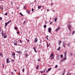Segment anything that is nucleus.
Returning <instances> with one entry per match:
<instances>
[{
	"instance_id": "obj_6",
	"label": "nucleus",
	"mask_w": 75,
	"mask_h": 75,
	"mask_svg": "<svg viewBox=\"0 0 75 75\" xmlns=\"http://www.w3.org/2000/svg\"><path fill=\"white\" fill-rule=\"evenodd\" d=\"M16 52L18 53V54H22V52L20 51H17Z\"/></svg>"
},
{
	"instance_id": "obj_3",
	"label": "nucleus",
	"mask_w": 75,
	"mask_h": 75,
	"mask_svg": "<svg viewBox=\"0 0 75 75\" xmlns=\"http://www.w3.org/2000/svg\"><path fill=\"white\" fill-rule=\"evenodd\" d=\"M3 36H4V38H7V34H6V33H4Z\"/></svg>"
},
{
	"instance_id": "obj_41",
	"label": "nucleus",
	"mask_w": 75,
	"mask_h": 75,
	"mask_svg": "<svg viewBox=\"0 0 75 75\" xmlns=\"http://www.w3.org/2000/svg\"><path fill=\"white\" fill-rule=\"evenodd\" d=\"M55 67L57 68V65H56L55 66Z\"/></svg>"
},
{
	"instance_id": "obj_25",
	"label": "nucleus",
	"mask_w": 75,
	"mask_h": 75,
	"mask_svg": "<svg viewBox=\"0 0 75 75\" xmlns=\"http://www.w3.org/2000/svg\"><path fill=\"white\" fill-rule=\"evenodd\" d=\"M44 28H46V27H47V25H45L44 26Z\"/></svg>"
},
{
	"instance_id": "obj_20",
	"label": "nucleus",
	"mask_w": 75,
	"mask_h": 75,
	"mask_svg": "<svg viewBox=\"0 0 75 75\" xmlns=\"http://www.w3.org/2000/svg\"><path fill=\"white\" fill-rule=\"evenodd\" d=\"M0 55H1V57H3V54H2V53H0Z\"/></svg>"
},
{
	"instance_id": "obj_7",
	"label": "nucleus",
	"mask_w": 75,
	"mask_h": 75,
	"mask_svg": "<svg viewBox=\"0 0 75 75\" xmlns=\"http://www.w3.org/2000/svg\"><path fill=\"white\" fill-rule=\"evenodd\" d=\"M37 41H38V39H37V38H36L35 40V42L36 43L37 42Z\"/></svg>"
},
{
	"instance_id": "obj_52",
	"label": "nucleus",
	"mask_w": 75,
	"mask_h": 75,
	"mask_svg": "<svg viewBox=\"0 0 75 75\" xmlns=\"http://www.w3.org/2000/svg\"><path fill=\"white\" fill-rule=\"evenodd\" d=\"M47 11H49V10L48 9H47Z\"/></svg>"
},
{
	"instance_id": "obj_53",
	"label": "nucleus",
	"mask_w": 75,
	"mask_h": 75,
	"mask_svg": "<svg viewBox=\"0 0 75 75\" xmlns=\"http://www.w3.org/2000/svg\"><path fill=\"white\" fill-rule=\"evenodd\" d=\"M46 38L47 40H48V38L47 37Z\"/></svg>"
},
{
	"instance_id": "obj_39",
	"label": "nucleus",
	"mask_w": 75,
	"mask_h": 75,
	"mask_svg": "<svg viewBox=\"0 0 75 75\" xmlns=\"http://www.w3.org/2000/svg\"><path fill=\"white\" fill-rule=\"evenodd\" d=\"M45 24H47V21H45Z\"/></svg>"
},
{
	"instance_id": "obj_5",
	"label": "nucleus",
	"mask_w": 75,
	"mask_h": 75,
	"mask_svg": "<svg viewBox=\"0 0 75 75\" xmlns=\"http://www.w3.org/2000/svg\"><path fill=\"white\" fill-rule=\"evenodd\" d=\"M51 30H52L51 28H48V31H49V33H51Z\"/></svg>"
},
{
	"instance_id": "obj_43",
	"label": "nucleus",
	"mask_w": 75,
	"mask_h": 75,
	"mask_svg": "<svg viewBox=\"0 0 75 75\" xmlns=\"http://www.w3.org/2000/svg\"><path fill=\"white\" fill-rule=\"evenodd\" d=\"M33 49H34V50L36 49L34 47H33Z\"/></svg>"
},
{
	"instance_id": "obj_34",
	"label": "nucleus",
	"mask_w": 75,
	"mask_h": 75,
	"mask_svg": "<svg viewBox=\"0 0 75 75\" xmlns=\"http://www.w3.org/2000/svg\"><path fill=\"white\" fill-rule=\"evenodd\" d=\"M34 51H35V52H37V51L36 50V49L34 50Z\"/></svg>"
},
{
	"instance_id": "obj_28",
	"label": "nucleus",
	"mask_w": 75,
	"mask_h": 75,
	"mask_svg": "<svg viewBox=\"0 0 75 75\" xmlns=\"http://www.w3.org/2000/svg\"><path fill=\"white\" fill-rule=\"evenodd\" d=\"M11 20L8 21L7 23L8 24V23H10L11 22Z\"/></svg>"
},
{
	"instance_id": "obj_63",
	"label": "nucleus",
	"mask_w": 75,
	"mask_h": 75,
	"mask_svg": "<svg viewBox=\"0 0 75 75\" xmlns=\"http://www.w3.org/2000/svg\"><path fill=\"white\" fill-rule=\"evenodd\" d=\"M70 74H71V73H70V74H69V75H70Z\"/></svg>"
},
{
	"instance_id": "obj_29",
	"label": "nucleus",
	"mask_w": 75,
	"mask_h": 75,
	"mask_svg": "<svg viewBox=\"0 0 75 75\" xmlns=\"http://www.w3.org/2000/svg\"><path fill=\"white\" fill-rule=\"evenodd\" d=\"M60 57L61 58H62V57H63V55H61L60 56Z\"/></svg>"
},
{
	"instance_id": "obj_2",
	"label": "nucleus",
	"mask_w": 75,
	"mask_h": 75,
	"mask_svg": "<svg viewBox=\"0 0 75 75\" xmlns=\"http://www.w3.org/2000/svg\"><path fill=\"white\" fill-rule=\"evenodd\" d=\"M50 57L52 59H54V54L53 53H52L51 54Z\"/></svg>"
},
{
	"instance_id": "obj_32",
	"label": "nucleus",
	"mask_w": 75,
	"mask_h": 75,
	"mask_svg": "<svg viewBox=\"0 0 75 75\" xmlns=\"http://www.w3.org/2000/svg\"><path fill=\"white\" fill-rule=\"evenodd\" d=\"M3 33H4V32L3 31H2V36H3Z\"/></svg>"
},
{
	"instance_id": "obj_60",
	"label": "nucleus",
	"mask_w": 75,
	"mask_h": 75,
	"mask_svg": "<svg viewBox=\"0 0 75 75\" xmlns=\"http://www.w3.org/2000/svg\"><path fill=\"white\" fill-rule=\"evenodd\" d=\"M53 11L54 12V10H53Z\"/></svg>"
},
{
	"instance_id": "obj_55",
	"label": "nucleus",
	"mask_w": 75,
	"mask_h": 75,
	"mask_svg": "<svg viewBox=\"0 0 75 75\" xmlns=\"http://www.w3.org/2000/svg\"><path fill=\"white\" fill-rule=\"evenodd\" d=\"M13 2H11V4H12V5H13Z\"/></svg>"
},
{
	"instance_id": "obj_42",
	"label": "nucleus",
	"mask_w": 75,
	"mask_h": 75,
	"mask_svg": "<svg viewBox=\"0 0 75 75\" xmlns=\"http://www.w3.org/2000/svg\"><path fill=\"white\" fill-rule=\"evenodd\" d=\"M2 20V18L1 17H0V20Z\"/></svg>"
},
{
	"instance_id": "obj_16",
	"label": "nucleus",
	"mask_w": 75,
	"mask_h": 75,
	"mask_svg": "<svg viewBox=\"0 0 75 75\" xmlns=\"http://www.w3.org/2000/svg\"><path fill=\"white\" fill-rule=\"evenodd\" d=\"M38 68H39V65H38L37 66V67L36 68V69H38Z\"/></svg>"
},
{
	"instance_id": "obj_47",
	"label": "nucleus",
	"mask_w": 75,
	"mask_h": 75,
	"mask_svg": "<svg viewBox=\"0 0 75 75\" xmlns=\"http://www.w3.org/2000/svg\"><path fill=\"white\" fill-rule=\"evenodd\" d=\"M17 34H19V32L17 31Z\"/></svg>"
},
{
	"instance_id": "obj_19",
	"label": "nucleus",
	"mask_w": 75,
	"mask_h": 75,
	"mask_svg": "<svg viewBox=\"0 0 75 75\" xmlns=\"http://www.w3.org/2000/svg\"><path fill=\"white\" fill-rule=\"evenodd\" d=\"M60 49H61V47H59V48L58 49H57V50H58V51H59V50Z\"/></svg>"
},
{
	"instance_id": "obj_48",
	"label": "nucleus",
	"mask_w": 75,
	"mask_h": 75,
	"mask_svg": "<svg viewBox=\"0 0 75 75\" xmlns=\"http://www.w3.org/2000/svg\"><path fill=\"white\" fill-rule=\"evenodd\" d=\"M48 71H48V70H47V71H46V73H47V72H48Z\"/></svg>"
},
{
	"instance_id": "obj_33",
	"label": "nucleus",
	"mask_w": 75,
	"mask_h": 75,
	"mask_svg": "<svg viewBox=\"0 0 75 75\" xmlns=\"http://www.w3.org/2000/svg\"><path fill=\"white\" fill-rule=\"evenodd\" d=\"M14 28L15 30H17V28L16 27H14Z\"/></svg>"
},
{
	"instance_id": "obj_14",
	"label": "nucleus",
	"mask_w": 75,
	"mask_h": 75,
	"mask_svg": "<svg viewBox=\"0 0 75 75\" xmlns=\"http://www.w3.org/2000/svg\"><path fill=\"white\" fill-rule=\"evenodd\" d=\"M50 43H49L48 45V44H47V47H50Z\"/></svg>"
},
{
	"instance_id": "obj_13",
	"label": "nucleus",
	"mask_w": 75,
	"mask_h": 75,
	"mask_svg": "<svg viewBox=\"0 0 75 75\" xmlns=\"http://www.w3.org/2000/svg\"><path fill=\"white\" fill-rule=\"evenodd\" d=\"M27 12L28 13V14H30V11L27 10Z\"/></svg>"
},
{
	"instance_id": "obj_21",
	"label": "nucleus",
	"mask_w": 75,
	"mask_h": 75,
	"mask_svg": "<svg viewBox=\"0 0 75 75\" xmlns=\"http://www.w3.org/2000/svg\"><path fill=\"white\" fill-rule=\"evenodd\" d=\"M0 55H1V57H3V54H2V53H0Z\"/></svg>"
},
{
	"instance_id": "obj_23",
	"label": "nucleus",
	"mask_w": 75,
	"mask_h": 75,
	"mask_svg": "<svg viewBox=\"0 0 75 75\" xmlns=\"http://www.w3.org/2000/svg\"><path fill=\"white\" fill-rule=\"evenodd\" d=\"M63 47H65V45L64 43H63Z\"/></svg>"
},
{
	"instance_id": "obj_49",
	"label": "nucleus",
	"mask_w": 75,
	"mask_h": 75,
	"mask_svg": "<svg viewBox=\"0 0 75 75\" xmlns=\"http://www.w3.org/2000/svg\"><path fill=\"white\" fill-rule=\"evenodd\" d=\"M68 45V47H69V44Z\"/></svg>"
},
{
	"instance_id": "obj_12",
	"label": "nucleus",
	"mask_w": 75,
	"mask_h": 75,
	"mask_svg": "<svg viewBox=\"0 0 75 75\" xmlns=\"http://www.w3.org/2000/svg\"><path fill=\"white\" fill-rule=\"evenodd\" d=\"M41 8V6H39L38 7V9H40Z\"/></svg>"
},
{
	"instance_id": "obj_38",
	"label": "nucleus",
	"mask_w": 75,
	"mask_h": 75,
	"mask_svg": "<svg viewBox=\"0 0 75 75\" xmlns=\"http://www.w3.org/2000/svg\"><path fill=\"white\" fill-rule=\"evenodd\" d=\"M26 40L27 41H28V42H29V40H27V39H26Z\"/></svg>"
},
{
	"instance_id": "obj_31",
	"label": "nucleus",
	"mask_w": 75,
	"mask_h": 75,
	"mask_svg": "<svg viewBox=\"0 0 75 75\" xmlns=\"http://www.w3.org/2000/svg\"><path fill=\"white\" fill-rule=\"evenodd\" d=\"M24 69H24V68H23V72H24Z\"/></svg>"
},
{
	"instance_id": "obj_18",
	"label": "nucleus",
	"mask_w": 75,
	"mask_h": 75,
	"mask_svg": "<svg viewBox=\"0 0 75 75\" xmlns=\"http://www.w3.org/2000/svg\"><path fill=\"white\" fill-rule=\"evenodd\" d=\"M75 31H74L73 32V33H72V35H74V34H75Z\"/></svg>"
},
{
	"instance_id": "obj_64",
	"label": "nucleus",
	"mask_w": 75,
	"mask_h": 75,
	"mask_svg": "<svg viewBox=\"0 0 75 75\" xmlns=\"http://www.w3.org/2000/svg\"><path fill=\"white\" fill-rule=\"evenodd\" d=\"M38 61H40V60H38Z\"/></svg>"
},
{
	"instance_id": "obj_9",
	"label": "nucleus",
	"mask_w": 75,
	"mask_h": 75,
	"mask_svg": "<svg viewBox=\"0 0 75 75\" xmlns=\"http://www.w3.org/2000/svg\"><path fill=\"white\" fill-rule=\"evenodd\" d=\"M60 29V28H59V27H58V28L56 30V31H58Z\"/></svg>"
},
{
	"instance_id": "obj_1",
	"label": "nucleus",
	"mask_w": 75,
	"mask_h": 75,
	"mask_svg": "<svg viewBox=\"0 0 75 75\" xmlns=\"http://www.w3.org/2000/svg\"><path fill=\"white\" fill-rule=\"evenodd\" d=\"M67 51H65V53H64V54H65L64 55L65 56L64 58L63 59H62L61 61V62H63V61H65V60H66V59H67V57L66 56V54H67Z\"/></svg>"
},
{
	"instance_id": "obj_57",
	"label": "nucleus",
	"mask_w": 75,
	"mask_h": 75,
	"mask_svg": "<svg viewBox=\"0 0 75 75\" xmlns=\"http://www.w3.org/2000/svg\"><path fill=\"white\" fill-rule=\"evenodd\" d=\"M20 73H19V74H18V75H20Z\"/></svg>"
},
{
	"instance_id": "obj_26",
	"label": "nucleus",
	"mask_w": 75,
	"mask_h": 75,
	"mask_svg": "<svg viewBox=\"0 0 75 75\" xmlns=\"http://www.w3.org/2000/svg\"><path fill=\"white\" fill-rule=\"evenodd\" d=\"M51 68H49L48 69V71H50L51 70Z\"/></svg>"
},
{
	"instance_id": "obj_61",
	"label": "nucleus",
	"mask_w": 75,
	"mask_h": 75,
	"mask_svg": "<svg viewBox=\"0 0 75 75\" xmlns=\"http://www.w3.org/2000/svg\"><path fill=\"white\" fill-rule=\"evenodd\" d=\"M47 37H48V36L47 35Z\"/></svg>"
},
{
	"instance_id": "obj_27",
	"label": "nucleus",
	"mask_w": 75,
	"mask_h": 75,
	"mask_svg": "<svg viewBox=\"0 0 75 75\" xmlns=\"http://www.w3.org/2000/svg\"><path fill=\"white\" fill-rule=\"evenodd\" d=\"M14 44L15 45H17V43H16V42L14 43Z\"/></svg>"
},
{
	"instance_id": "obj_59",
	"label": "nucleus",
	"mask_w": 75,
	"mask_h": 75,
	"mask_svg": "<svg viewBox=\"0 0 75 75\" xmlns=\"http://www.w3.org/2000/svg\"><path fill=\"white\" fill-rule=\"evenodd\" d=\"M12 62H14V60H12Z\"/></svg>"
},
{
	"instance_id": "obj_51",
	"label": "nucleus",
	"mask_w": 75,
	"mask_h": 75,
	"mask_svg": "<svg viewBox=\"0 0 75 75\" xmlns=\"http://www.w3.org/2000/svg\"><path fill=\"white\" fill-rule=\"evenodd\" d=\"M3 68H4V64H3Z\"/></svg>"
},
{
	"instance_id": "obj_35",
	"label": "nucleus",
	"mask_w": 75,
	"mask_h": 75,
	"mask_svg": "<svg viewBox=\"0 0 75 75\" xmlns=\"http://www.w3.org/2000/svg\"><path fill=\"white\" fill-rule=\"evenodd\" d=\"M70 54H71V56H72L73 55V54H72V53H70Z\"/></svg>"
},
{
	"instance_id": "obj_46",
	"label": "nucleus",
	"mask_w": 75,
	"mask_h": 75,
	"mask_svg": "<svg viewBox=\"0 0 75 75\" xmlns=\"http://www.w3.org/2000/svg\"><path fill=\"white\" fill-rule=\"evenodd\" d=\"M20 42H21V43H22V42H21V40H20Z\"/></svg>"
},
{
	"instance_id": "obj_58",
	"label": "nucleus",
	"mask_w": 75,
	"mask_h": 75,
	"mask_svg": "<svg viewBox=\"0 0 75 75\" xmlns=\"http://www.w3.org/2000/svg\"><path fill=\"white\" fill-rule=\"evenodd\" d=\"M52 4H53V3H52L51 4V5H52Z\"/></svg>"
},
{
	"instance_id": "obj_24",
	"label": "nucleus",
	"mask_w": 75,
	"mask_h": 75,
	"mask_svg": "<svg viewBox=\"0 0 75 75\" xmlns=\"http://www.w3.org/2000/svg\"><path fill=\"white\" fill-rule=\"evenodd\" d=\"M8 23H5V26H6H6H7V24H8Z\"/></svg>"
},
{
	"instance_id": "obj_62",
	"label": "nucleus",
	"mask_w": 75,
	"mask_h": 75,
	"mask_svg": "<svg viewBox=\"0 0 75 75\" xmlns=\"http://www.w3.org/2000/svg\"><path fill=\"white\" fill-rule=\"evenodd\" d=\"M70 23H71V22H69V24H70Z\"/></svg>"
},
{
	"instance_id": "obj_22",
	"label": "nucleus",
	"mask_w": 75,
	"mask_h": 75,
	"mask_svg": "<svg viewBox=\"0 0 75 75\" xmlns=\"http://www.w3.org/2000/svg\"><path fill=\"white\" fill-rule=\"evenodd\" d=\"M20 15H21V16H24L23 15V14H22V13H20Z\"/></svg>"
},
{
	"instance_id": "obj_30",
	"label": "nucleus",
	"mask_w": 75,
	"mask_h": 75,
	"mask_svg": "<svg viewBox=\"0 0 75 75\" xmlns=\"http://www.w3.org/2000/svg\"><path fill=\"white\" fill-rule=\"evenodd\" d=\"M65 69H64V73L62 75H64V73H65Z\"/></svg>"
},
{
	"instance_id": "obj_54",
	"label": "nucleus",
	"mask_w": 75,
	"mask_h": 75,
	"mask_svg": "<svg viewBox=\"0 0 75 75\" xmlns=\"http://www.w3.org/2000/svg\"><path fill=\"white\" fill-rule=\"evenodd\" d=\"M15 72H16L17 71V70H15Z\"/></svg>"
},
{
	"instance_id": "obj_17",
	"label": "nucleus",
	"mask_w": 75,
	"mask_h": 75,
	"mask_svg": "<svg viewBox=\"0 0 75 75\" xmlns=\"http://www.w3.org/2000/svg\"><path fill=\"white\" fill-rule=\"evenodd\" d=\"M25 56L26 58H28V55L26 53Z\"/></svg>"
},
{
	"instance_id": "obj_45",
	"label": "nucleus",
	"mask_w": 75,
	"mask_h": 75,
	"mask_svg": "<svg viewBox=\"0 0 75 75\" xmlns=\"http://www.w3.org/2000/svg\"><path fill=\"white\" fill-rule=\"evenodd\" d=\"M52 23H53V22H51L50 23V24H52Z\"/></svg>"
},
{
	"instance_id": "obj_8",
	"label": "nucleus",
	"mask_w": 75,
	"mask_h": 75,
	"mask_svg": "<svg viewBox=\"0 0 75 75\" xmlns=\"http://www.w3.org/2000/svg\"><path fill=\"white\" fill-rule=\"evenodd\" d=\"M7 62V63H10V61H8V58L6 59Z\"/></svg>"
},
{
	"instance_id": "obj_4",
	"label": "nucleus",
	"mask_w": 75,
	"mask_h": 75,
	"mask_svg": "<svg viewBox=\"0 0 75 75\" xmlns=\"http://www.w3.org/2000/svg\"><path fill=\"white\" fill-rule=\"evenodd\" d=\"M72 27V26L70 25H68V29H69V30H70V31H71V28H70V27Z\"/></svg>"
},
{
	"instance_id": "obj_36",
	"label": "nucleus",
	"mask_w": 75,
	"mask_h": 75,
	"mask_svg": "<svg viewBox=\"0 0 75 75\" xmlns=\"http://www.w3.org/2000/svg\"><path fill=\"white\" fill-rule=\"evenodd\" d=\"M5 16H7V12H6L5 14Z\"/></svg>"
},
{
	"instance_id": "obj_10",
	"label": "nucleus",
	"mask_w": 75,
	"mask_h": 75,
	"mask_svg": "<svg viewBox=\"0 0 75 75\" xmlns=\"http://www.w3.org/2000/svg\"><path fill=\"white\" fill-rule=\"evenodd\" d=\"M57 17H55L54 18V22H55V23L57 21Z\"/></svg>"
},
{
	"instance_id": "obj_15",
	"label": "nucleus",
	"mask_w": 75,
	"mask_h": 75,
	"mask_svg": "<svg viewBox=\"0 0 75 75\" xmlns=\"http://www.w3.org/2000/svg\"><path fill=\"white\" fill-rule=\"evenodd\" d=\"M12 55H13V56H15V53H12Z\"/></svg>"
},
{
	"instance_id": "obj_44",
	"label": "nucleus",
	"mask_w": 75,
	"mask_h": 75,
	"mask_svg": "<svg viewBox=\"0 0 75 75\" xmlns=\"http://www.w3.org/2000/svg\"><path fill=\"white\" fill-rule=\"evenodd\" d=\"M25 23V21H24L23 23V24H24Z\"/></svg>"
},
{
	"instance_id": "obj_56",
	"label": "nucleus",
	"mask_w": 75,
	"mask_h": 75,
	"mask_svg": "<svg viewBox=\"0 0 75 75\" xmlns=\"http://www.w3.org/2000/svg\"><path fill=\"white\" fill-rule=\"evenodd\" d=\"M1 29V27L0 28V32L1 31V30H0V29Z\"/></svg>"
},
{
	"instance_id": "obj_50",
	"label": "nucleus",
	"mask_w": 75,
	"mask_h": 75,
	"mask_svg": "<svg viewBox=\"0 0 75 75\" xmlns=\"http://www.w3.org/2000/svg\"><path fill=\"white\" fill-rule=\"evenodd\" d=\"M61 42H62V41H60L59 42V44H60L61 43Z\"/></svg>"
},
{
	"instance_id": "obj_11",
	"label": "nucleus",
	"mask_w": 75,
	"mask_h": 75,
	"mask_svg": "<svg viewBox=\"0 0 75 75\" xmlns=\"http://www.w3.org/2000/svg\"><path fill=\"white\" fill-rule=\"evenodd\" d=\"M45 70H44L43 71H41L40 72L41 73H44V72H45Z\"/></svg>"
},
{
	"instance_id": "obj_37",
	"label": "nucleus",
	"mask_w": 75,
	"mask_h": 75,
	"mask_svg": "<svg viewBox=\"0 0 75 75\" xmlns=\"http://www.w3.org/2000/svg\"><path fill=\"white\" fill-rule=\"evenodd\" d=\"M26 7V6H24V8H25Z\"/></svg>"
},
{
	"instance_id": "obj_40",
	"label": "nucleus",
	"mask_w": 75,
	"mask_h": 75,
	"mask_svg": "<svg viewBox=\"0 0 75 75\" xmlns=\"http://www.w3.org/2000/svg\"><path fill=\"white\" fill-rule=\"evenodd\" d=\"M32 11H34V9L33 8H32Z\"/></svg>"
}]
</instances>
